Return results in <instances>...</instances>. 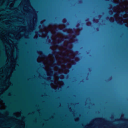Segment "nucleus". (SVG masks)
<instances>
[{
	"instance_id": "f03ea898",
	"label": "nucleus",
	"mask_w": 128,
	"mask_h": 128,
	"mask_svg": "<svg viewBox=\"0 0 128 128\" xmlns=\"http://www.w3.org/2000/svg\"><path fill=\"white\" fill-rule=\"evenodd\" d=\"M51 86H52V87L53 88H55V87L54 86H52V85Z\"/></svg>"
},
{
	"instance_id": "f257e3e1",
	"label": "nucleus",
	"mask_w": 128,
	"mask_h": 128,
	"mask_svg": "<svg viewBox=\"0 0 128 128\" xmlns=\"http://www.w3.org/2000/svg\"><path fill=\"white\" fill-rule=\"evenodd\" d=\"M16 64V60H14L13 61V68H14V65L15 64Z\"/></svg>"
}]
</instances>
